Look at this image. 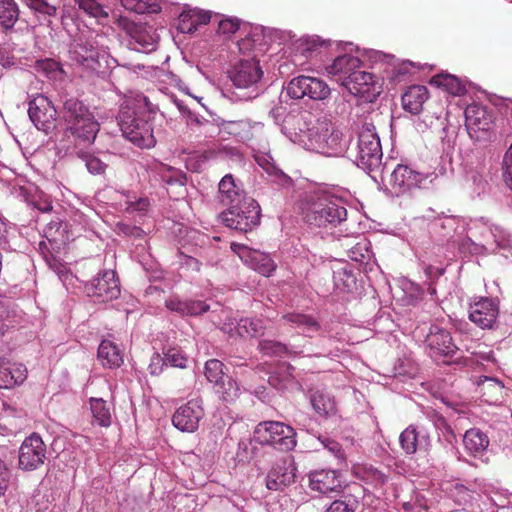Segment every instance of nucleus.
Instances as JSON below:
<instances>
[{
  "label": "nucleus",
  "instance_id": "412c9836",
  "mask_svg": "<svg viewBox=\"0 0 512 512\" xmlns=\"http://www.w3.org/2000/svg\"><path fill=\"white\" fill-rule=\"evenodd\" d=\"M401 448L406 454H414L417 450L427 451L431 446L430 436L422 431H417L413 425L408 426L399 437Z\"/></svg>",
  "mask_w": 512,
  "mask_h": 512
},
{
  "label": "nucleus",
  "instance_id": "a878e982",
  "mask_svg": "<svg viewBox=\"0 0 512 512\" xmlns=\"http://www.w3.org/2000/svg\"><path fill=\"white\" fill-rule=\"evenodd\" d=\"M27 378V368L22 363L2 360V389L21 385Z\"/></svg>",
  "mask_w": 512,
  "mask_h": 512
},
{
  "label": "nucleus",
  "instance_id": "9d476101",
  "mask_svg": "<svg viewBox=\"0 0 512 512\" xmlns=\"http://www.w3.org/2000/svg\"><path fill=\"white\" fill-rule=\"evenodd\" d=\"M47 449L40 435L33 433L19 448L18 466L24 471L38 469L46 459Z\"/></svg>",
  "mask_w": 512,
  "mask_h": 512
},
{
  "label": "nucleus",
  "instance_id": "4468645a",
  "mask_svg": "<svg viewBox=\"0 0 512 512\" xmlns=\"http://www.w3.org/2000/svg\"><path fill=\"white\" fill-rule=\"evenodd\" d=\"M229 78L239 89L255 87L263 76L259 61L254 58L238 61L228 72Z\"/></svg>",
  "mask_w": 512,
  "mask_h": 512
},
{
  "label": "nucleus",
  "instance_id": "72a5a7b5",
  "mask_svg": "<svg viewBox=\"0 0 512 512\" xmlns=\"http://www.w3.org/2000/svg\"><path fill=\"white\" fill-rule=\"evenodd\" d=\"M263 322H224L220 329L224 332L236 330L237 334L242 338H256L263 336Z\"/></svg>",
  "mask_w": 512,
  "mask_h": 512
},
{
  "label": "nucleus",
  "instance_id": "39448f33",
  "mask_svg": "<svg viewBox=\"0 0 512 512\" xmlns=\"http://www.w3.org/2000/svg\"><path fill=\"white\" fill-rule=\"evenodd\" d=\"M261 209L252 198L227 207L219 215L221 222L230 229L241 233H247L259 225Z\"/></svg>",
  "mask_w": 512,
  "mask_h": 512
},
{
  "label": "nucleus",
  "instance_id": "09e8293b",
  "mask_svg": "<svg viewBox=\"0 0 512 512\" xmlns=\"http://www.w3.org/2000/svg\"><path fill=\"white\" fill-rule=\"evenodd\" d=\"M216 392L221 395L224 401H231L238 395V386L231 377L226 376L223 384L216 385Z\"/></svg>",
  "mask_w": 512,
  "mask_h": 512
},
{
  "label": "nucleus",
  "instance_id": "ea45409f",
  "mask_svg": "<svg viewBox=\"0 0 512 512\" xmlns=\"http://www.w3.org/2000/svg\"><path fill=\"white\" fill-rule=\"evenodd\" d=\"M360 507L359 499L352 494H344L333 501L325 512H356Z\"/></svg>",
  "mask_w": 512,
  "mask_h": 512
},
{
  "label": "nucleus",
  "instance_id": "f704fd0d",
  "mask_svg": "<svg viewBox=\"0 0 512 512\" xmlns=\"http://www.w3.org/2000/svg\"><path fill=\"white\" fill-rule=\"evenodd\" d=\"M482 396L487 397L488 402H497L502 398L504 385L496 378L483 376L478 381Z\"/></svg>",
  "mask_w": 512,
  "mask_h": 512
},
{
  "label": "nucleus",
  "instance_id": "9b49d317",
  "mask_svg": "<svg viewBox=\"0 0 512 512\" xmlns=\"http://www.w3.org/2000/svg\"><path fill=\"white\" fill-rule=\"evenodd\" d=\"M287 92L295 99L308 96L313 100H324L329 97L331 90L325 81L316 77L301 75L290 81Z\"/></svg>",
  "mask_w": 512,
  "mask_h": 512
},
{
  "label": "nucleus",
  "instance_id": "680f3d73",
  "mask_svg": "<svg viewBox=\"0 0 512 512\" xmlns=\"http://www.w3.org/2000/svg\"><path fill=\"white\" fill-rule=\"evenodd\" d=\"M163 366H166L163 364V357H161L160 354L153 355L149 365L150 373L152 375H159L163 370Z\"/></svg>",
  "mask_w": 512,
  "mask_h": 512
},
{
  "label": "nucleus",
  "instance_id": "2f4dec72",
  "mask_svg": "<svg viewBox=\"0 0 512 512\" xmlns=\"http://www.w3.org/2000/svg\"><path fill=\"white\" fill-rule=\"evenodd\" d=\"M98 359L104 367L117 368L123 363L118 347L109 340H103L98 347Z\"/></svg>",
  "mask_w": 512,
  "mask_h": 512
},
{
  "label": "nucleus",
  "instance_id": "6e6d98bb",
  "mask_svg": "<svg viewBox=\"0 0 512 512\" xmlns=\"http://www.w3.org/2000/svg\"><path fill=\"white\" fill-rule=\"evenodd\" d=\"M318 440L321 442V444L324 446V448H326L329 452L334 454L337 458L344 457L342 447L337 441L331 439L328 436H323V435H320L318 437Z\"/></svg>",
  "mask_w": 512,
  "mask_h": 512
},
{
  "label": "nucleus",
  "instance_id": "a19ab883",
  "mask_svg": "<svg viewBox=\"0 0 512 512\" xmlns=\"http://www.w3.org/2000/svg\"><path fill=\"white\" fill-rule=\"evenodd\" d=\"M188 358L179 347L163 349V364L184 369L187 367Z\"/></svg>",
  "mask_w": 512,
  "mask_h": 512
},
{
  "label": "nucleus",
  "instance_id": "20e7f679",
  "mask_svg": "<svg viewBox=\"0 0 512 512\" xmlns=\"http://www.w3.org/2000/svg\"><path fill=\"white\" fill-rule=\"evenodd\" d=\"M149 118V115L137 114L127 107H122L118 115V122L123 136L142 149L152 148L156 143Z\"/></svg>",
  "mask_w": 512,
  "mask_h": 512
},
{
  "label": "nucleus",
  "instance_id": "e433bc0d",
  "mask_svg": "<svg viewBox=\"0 0 512 512\" xmlns=\"http://www.w3.org/2000/svg\"><path fill=\"white\" fill-rule=\"evenodd\" d=\"M131 37L134 39L138 47L135 49L143 52L152 51L156 46V39L143 26H134L130 31Z\"/></svg>",
  "mask_w": 512,
  "mask_h": 512
},
{
  "label": "nucleus",
  "instance_id": "dca6fc26",
  "mask_svg": "<svg viewBox=\"0 0 512 512\" xmlns=\"http://www.w3.org/2000/svg\"><path fill=\"white\" fill-rule=\"evenodd\" d=\"M88 296L107 302L120 293L119 280L114 271H105L86 286Z\"/></svg>",
  "mask_w": 512,
  "mask_h": 512
},
{
  "label": "nucleus",
  "instance_id": "1a4fd4ad",
  "mask_svg": "<svg viewBox=\"0 0 512 512\" xmlns=\"http://www.w3.org/2000/svg\"><path fill=\"white\" fill-rule=\"evenodd\" d=\"M19 10L14 0H2V45L6 50H22L27 29H13L18 20Z\"/></svg>",
  "mask_w": 512,
  "mask_h": 512
},
{
  "label": "nucleus",
  "instance_id": "c03bdc74",
  "mask_svg": "<svg viewBox=\"0 0 512 512\" xmlns=\"http://www.w3.org/2000/svg\"><path fill=\"white\" fill-rule=\"evenodd\" d=\"M451 498L461 506H466L473 500L474 492L464 484L456 482L449 488Z\"/></svg>",
  "mask_w": 512,
  "mask_h": 512
},
{
  "label": "nucleus",
  "instance_id": "37998d69",
  "mask_svg": "<svg viewBox=\"0 0 512 512\" xmlns=\"http://www.w3.org/2000/svg\"><path fill=\"white\" fill-rule=\"evenodd\" d=\"M181 22L184 25L187 21L191 23V26L188 27V31L191 32L193 29L195 30L198 25L207 24L210 22L211 13L203 10H190L188 12H184L180 16Z\"/></svg>",
  "mask_w": 512,
  "mask_h": 512
},
{
  "label": "nucleus",
  "instance_id": "473e14b6",
  "mask_svg": "<svg viewBox=\"0 0 512 512\" xmlns=\"http://www.w3.org/2000/svg\"><path fill=\"white\" fill-rule=\"evenodd\" d=\"M430 83L454 96H460L466 92V87L462 81L452 74L439 73L434 75Z\"/></svg>",
  "mask_w": 512,
  "mask_h": 512
},
{
  "label": "nucleus",
  "instance_id": "0e129e2a",
  "mask_svg": "<svg viewBox=\"0 0 512 512\" xmlns=\"http://www.w3.org/2000/svg\"><path fill=\"white\" fill-rule=\"evenodd\" d=\"M258 163H259L260 166L263 167V169L267 173L275 174L277 177L281 178L285 183H289L290 182V178L289 177L284 175L282 172L276 171V168L274 167V165L269 163L268 161L265 160V164H263V163L260 162V160H258Z\"/></svg>",
  "mask_w": 512,
  "mask_h": 512
},
{
  "label": "nucleus",
  "instance_id": "bb28decb",
  "mask_svg": "<svg viewBox=\"0 0 512 512\" xmlns=\"http://www.w3.org/2000/svg\"><path fill=\"white\" fill-rule=\"evenodd\" d=\"M350 79L346 80L344 87L353 95H365L371 91V86H374V76L371 73L356 69L354 73L349 76Z\"/></svg>",
  "mask_w": 512,
  "mask_h": 512
},
{
  "label": "nucleus",
  "instance_id": "7c9ffc66",
  "mask_svg": "<svg viewBox=\"0 0 512 512\" xmlns=\"http://www.w3.org/2000/svg\"><path fill=\"white\" fill-rule=\"evenodd\" d=\"M166 307L179 313L180 316H198L209 309V306L202 301H181L173 298L166 301Z\"/></svg>",
  "mask_w": 512,
  "mask_h": 512
},
{
  "label": "nucleus",
  "instance_id": "f3484780",
  "mask_svg": "<svg viewBox=\"0 0 512 512\" xmlns=\"http://www.w3.org/2000/svg\"><path fill=\"white\" fill-rule=\"evenodd\" d=\"M252 199L232 174H226L218 184V200L226 207Z\"/></svg>",
  "mask_w": 512,
  "mask_h": 512
},
{
  "label": "nucleus",
  "instance_id": "79ce46f5",
  "mask_svg": "<svg viewBox=\"0 0 512 512\" xmlns=\"http://www.w3.org/2000/svg\"><path fill=\"white\" fill-rule=\"evenodd\" d=\"M293 370L294 368L291 365L284 363L279 367L280 373H275L269 376V384L278 390L287 388L289 382L293 378Z\"/></svg>",
  "mask_w": 512,
  "mask_h": 512
},
{
  "label": "nucleus",
  "instance_id": "4be33fe9",
  "mask_svg": "<svg viewBox=\"0 0 512 512\" xmlns=\"http://www.w3.org/2000/svg\"><path fill=\"white\" fill-rule=\"evenodd\" d=\"M69 59L79 66L95 69L98 63V51L88 41L79 39L72 44L69 50Z\"/></svg>",
  "mask_w": 512,
  "mask_h": 512
},
{
  "label": "nucleus",
  "instance_id": "052dcab7",
  "mask_svg": "<svg viewBox=\"0 0 512 512\" xmlns=\"http://www.w3.org/2000/svg\"><path fill=\"white\" fill-rule=\"evenodd\" d=\"M122 6L129 11L143 13L145 5L141 0H121Z\"/></svg>",
  "mask_w": 512,
  "mask_h": 512
},
{
  "label": "nucleus",
  "instance_id": "8fccbe9b",
  "mask_svg": "<svg viewBox=\"0 0 512 512\" xmlns=\"http://www.w3.org/2000/svg\"><path fill=\"white\" fill-rule=\"evenodd\" d=\"M79 8L95 18H108V13L96 0H77Z\"/></svg>",
  "mask_w": 512,
  "mask_h": 512
},
{
  "label": "nucleus",
  "instance_id": "f03ea898",
  "mask_svg": "<svg viewBox=\"0 0 512 512\" xmlns=\"http://www.w3.org/2000/svg\"><path fill=\"white\" fill-rule=\"evenodd\" d=\"M308 146L325 155H337L344 151L347 140L342 130L326 118L318 119L308 130Z\"/></svg>",
  "mask_w": 512,
  "mask_h": 512
},
{
  "label": "nucleus",
  "instance_id": "338daca9",
  "mask_svg": "<svg viewBox=\"0 0 512 512\" xmlns=\"http://www.w3.org/2000/svg\"><path fill=\"white\" fill-rule=\"evenodd\" d=\"M36 207L38 210L42 211V212H49L52 210V204L48 201H45L42 205L40 204H36Z\"/></svg>",
  "mask_w": 512,
  "mask_h": 512
},
{
  "label": "nucleus",
  "instance_id": "13d9d810",
  "mask_svg": "<svg viewBox=\"0 0 512 512\" xmlns=\"http://www.w3.org/2000/svg\"><path fill=\"white\" fill-rule=\"evenodd\" d=\"M252 451L250 450V442L248 440H240L236 452V457L240 462H247L252 458Z\"/></svg>",
  "mask_w": 512,
  "mask_h": 512
},
{
  "label": "nucleus",
  "instance_id": "603ef678",
  "mask_svg": "<svg viewBox=\"0 0 512 512\" xmlns=\"http://www.w3.org/2000/svg\"><path fill=\"white\" fill-rule=\"evenodd\" d=\"M125 205V210L129 213L145 212L150 206V201L147 197H128Z\"/></svg>",
  "mask_w": 512,
  "mask_h": 512
},
{
  "label": "nucleus",
  "instance_id": "2eb2a0df",
  "mask_svg": "<svg viewBox=\"0 0 512 512\" xmlns=\"http://www.w3.org/2000/svg\"><path fill=\"white\" fill-rule=\"evenodd\" d=\"M204 409L201 399H192L180 406L172 416L173 425L182 432H194L198 429Z\"/></svg>",
  "mask_w": 512,
  "mask_h": 512
},
{
  "label": "nucleus",
  "instance_id": "4c0bfd02",
  "mask_svg": "<svg viewBox=\"0 0 512 512\" xmlns=\"http://www.w3.org/2000/svg\"><path fill=\"white\" fill-rule=\"evenodd\" d=\"M90 409L95 421L103 427L111 424V413L106 401L102 398H91Z\"/></svg>",
  "mask_w": 512,
  "mask_h": 512
},
{
  "label": "nucleus",
  "instance_id": "a211bd4d",
  "mask_svg": "<svg viewBox=\"0 0 512 512\" xmlns=\"http://www.w3.org/2000/svg\"><path fill=\"white\" fill-rule=\"evenodd\" d=\"M469 320H496L500 314L498 298L475 296L469 305Z\"/></svg>",
  "mask_w": 512,
  "mask_h": 512
},
{
  "label": "nucleus",
  "instance_id": "423d86ee",
  "mask_svg": "<svg viewBox=\"0 0 512 512\" xmlns=\"http://www.w3.org/2000/svg\"><path fill=\"white\" fill-rule=\"evenodd\" d=\"M254 439L261 445H271L281 451H291L297 444L295 430L278 421L259 423L254 431Z\"/></svg>",
  "mask_w": 512,
  "mask_h": 512
},
{
  "label": "nucleus",
  "instance_id": "c9c22d12",
  "mask_svg": "<svg viewBox=\"0 0 512 512\" xmlns=\"http://www.w3.org/2000/svg\"><path fill=\"white\" fill-rule=\"evenodd\" d=\"M34 69L52 80L62 81L66 75L62 65L54 59L46 58L35 62Z\"/></svg>",
  "mask_w": 512,
  "mask_h": 512
},
{
  "label": "nucleus",
  "instance_id": "c756f323",
  "mask_svg": "<svg viewBox=\"0 0 512 512\" xmlns=\"http://www.w3.org/2000/svg\"><path fill=\"white\" fill-rule=\"evenodd\" d=\"M427 419L433 424L438 433V440L445 441L448 445L453 446L456 442V435L447 420L436 410L429 409L425 412Z\"/></svg>",
  "mask_w": 512,
  "mask_h": 512
},
{
  "label": "nucleus",
  "instance_id": "c85d7f7f",
  "mask_svg": "<svg viewBox=\"0 0 512 512\" xmlns=\"http://www.w3.org/2000/svg\"><path fill=\"white\" fill-rule=\"evenodd\" d=\"M309 399L314 411L319 416L328 417L336 413L335 399L325 391H311Z\"/></svg>",
  "mask_w": 512,
  "mask_h": 512
},
{
  "label": "nucleus",
  "instance_id": "aec40b11",
  "mask_svg": "<svg viewBox=\"0 0 512 512\" xmlns=\"http://www.w3.org/2000/svg\"><path fill=\"white\" fill-rule=\"evenodd\" d=\"M423 176L406 165L398 164L391 174V186L397 193H405L420 186Z\"/></svg>",
  "mask_w": 512,
  "mask_h": 512
},
{
  "label": "nucleus",
  "instance_id": "6e6552de",
  "mask_svg": "<svg viewBox=\"0 0 512 512\" xmlns=\"http://www.w3.org/2000/svg\"><path fill=\"white\" fill-rule=\"evenodd\" d=\"M358 164L366 169L379 165L382 158L380 139L372 124H366L359 132L357 143Z\"/></svg>",
  "mask_w": 512,
  "mask_h": 512
},
{
  "label": "nucleus",
  "instance_id": "e2e57ef3",
  "mask_svg": "<svg viewBox=\"0 0 512 512\" xmlns=\"http://www.w3.org/2000/svg\"><path fill=\"white\" fill-rule=\"evenodd\" d=\"M298 332L303 333L306 336H312L314 332L319 330V322H297Z\"/></svg>",
  "mask_w": 512,
  "mask_h": 512
},
{
  "label": "nucleus",
  "instance_id": "69168bd1",
  "mask_svg": "<svg viewBox=\"0 0 512 512\" xmlns=\"http://www.w3.org/2000/svg\"><path fill=\"white\" fill-rule=\"evenodd\" d=\"M423 298V291L419 287L413 288V293L410 294L409 304L414 305Z\"/></svg>",
  "mask_w": 512,
  "mask_h": 512
},
{
  "label": "nucleus",
  "instance_id": "de8ad7c7",
  "mask_svg": "<svg viewBox=\"0 0 512 512\" xmlns=\"http://www.w3.org/2000/svg\"><path fill=\"white\" fill-rule=\"evenodd\" d=\"M258 348L266 356H281L288 352L285 344L273 340L260 341Z\"/></svg>",
  "mask_w": 512,
  "mask_h": 512
},
{
  "label": "nucleus",
  "instance_id": "7ed1b4c3",
  "mask_svg": "<svg viewBox=\"0 0 512 512\" xmlns=\"http://www.w3.org/2000/svg\"><path fill=\"white\" fill-rule=\"evenodd\" d=\"M306 223L315 227L336 226L347 218V210L327 196L310 197L302 208Z\"/></svg>",
  "mask_w": 512,
  "mask_h": 512
},
{
  "label": "nucleus",
  "instance_id": "49530a36",
  "mask_svg": "<svg viewBox=\"0 0 512 512\" xmlns=\"http://www.w3.org/2000/svg\"><path fill=\"white\" fill-rule=\"evenodd\" d=\"M76 154L85 162V165L91 174L101 175L105 172L107 165L98 157L83 150L77 151Z\"/></svg>",
  "mask_w": 512,
  "mask_h": 512
},
{
  "label": "nucleus",
  "instance_id": "4d7b16f0",
  "mask_svg": "<svg viewBox=\"0 0 512 512\" xmlns=\"http://www.w3.org/2000/svg\"><path fill=\"white\" fill-rule=\"evenodd\" d=\"M29 7L32 9L44 13L47 15H54L56 13V7L50 5L46 0H27Z\"/></svg>",
  "mask_w": 512,
  "mask_h": 512
},
{
  "label": "nucleus",
  "instance_id": "f8f14e48",
  "mask_svg": "<svg viewBox=\"0 0 512 512\" xmlns=\"http://www.w3.org/2000/svg\"><path fill=\"white\" fill-rule=\"evenodd\" d=\"M296 465L292 456L277 460L265 477V486L270 491H283L295 482Z\"/></svg>",
  "mask_w": 512,
  "mask_h": 512
},
{
  "label": "nucleus",
  "instance_id": "f257e3e1",
  "mask_svg": "<svg viewBox=\"0 0 512 512\" xmlns=\"http://www.w3.org/2000/svg\"><path fill=\"white\" fill-rule=\"evenodd\" d=\"M63 118L66 134L74 138L76 146H91L99 132L100 125L89 109L78 99L70 98L64 102Z\"/></svg>",
  "mask_w": 512,
  "mask_h": 512
},
{
  "label": "nucleus",
  "instance_id": "5701e85b",
  "mask_svg": "<svg viewBox=\"0 0 512 512\" xmlns=\"http://www.w3.org/2000/svg\"><path fill=\"white\" fill-rule=\"evenodd\" d=\"M361 61L349 54L338 56L334 59L331 65L326 68L329 75L336 77L337 81H340L342 85L346 80L350 79L352 73L360 68Z\"/></svg>",
  "mask_w": 512,
  "mask_h": 512
},
{
  "label": "nucleus",
  "instance_id": "ddd939ff",
  "mask_svg": "<svg viewBox=\"0 0 512 512\" xmlns=\"http://www.w3.org/2000/svg\"><path fill=\"white\" fill-rule=\"evenodd\" d=\"M28 114L35 127L45 134L55 128L57 111L46 96L38 94L34 97L29 102Z\"/></svg>",
  "mask_w": 512,
  "mask_h": 512
},
{
  "label": "nucleus",
  "instance_id": "864d4df0",
  "mask_svg": "<svg viewBox=\"0 0 512 512\" xmlns=\"http://www.w3.org/2000/svg\"><path fill=\"white\" fill-rule=\"evenodd\" d=\"M502 168L504 182L512 190V144L503 157Z\"/></svg>",
  "mask_w": 512,
  "mask_h": 512
},
{
  "label": "nucleus",
  "instance_id": "3c124183",
  "mask_svg": "<svg viewBox=\"0 0 512 512\" xmlns=\"http://www.w3.org/2000/svg\"><path fill=\"white\" fill-rule=\"evenodd\" d=\"M363 478L375 487H380L386 483L388 477L377 468L369 466L364 468Z\"/></svg>",
  "mask_w": 512,
  "mask_h": 512
},
{
  "label": "nucleus",
  "instance_id": "58836bf2",
  "mask_svg": "<svg viewBox=\"0 0 512 512\" xmlns=\"http://www.w3.org/2000/svg\"><path fill=\"white\" fill-rule=\"evenodd\" d=\"M252 268L263 276H270L276 269L273 259L264 253L254 251L251 256Z\"/></svg>",
  "mask_w": 512,
  "mask_h": 512
},
{
  "label": "nucleus",
  "instance_id": "bf43d9fd",
  "mask_svg": "<svg viewBox=\"0 0 512 512\" xmlns=\"http://www.w3.org/2000/svg\"><path fill=\"white\" fill-rule=\"evenodd\" d=\"M461 253L479 254L483 250V246L474 243L470 238L463 239L459 245Z\"/></svg>",
  "mask_w": 512,
  "mask_h": 512
},
{
  "label": "nucleus",
  "instance_id": "6ab92c4d",
  "mask_svg": "<svg viewBox=\"0 0 512 512\" xmlns=\"http://www.w3.org/2000/svg\"><path fill=\"white\" fill-rule=\"evenodd\" d=\"M464 114L468 131H489L493 126V114L483 105L470 104L466 107Z\"/></svg>",
  "mask_w": 512,
  "mask_h": 512
},
{
  "label": "nucleus",
  "instance_id": "5fc2aeb1",
  "mask_svg": "<svg viewBox=\"0 0 512 512\" xmlns=\"http://www.w3.org/2000/svg\"><path fill=\"white\" fill-rule=\"evenodd\" d=\"M241 21L238 18H227L219 22L218 33L223 35H231L236 33L240 28Z\"/></svg>",
  "mask_w": 512,
  "mask_h": 512
},
{
  "label": "nucleus",
  "instance_id": "0eeeda50",
  "mask_svg": "<svg viewBox=\"0 0 512 512\" xmlns=\"http://www.w3.org/2000/svg\"><path fill=\"white\" fill-rule=\"evenodd\" d=\"M416 332L425 337L430 356L435 360L442 357H451L456 352L450 332L437 322H421Z\"/></svg>",
  "mask_w": 512,
  "mask_h": 512
},
{
  "label": "nucleus",
  "instance_id": "a18cd8bd",
  "mask_svg": "<svg viewBox=\"0 0 512 512\" xmlns=\"http://www.w3.org/2000/svg\"><path fill=\"white\" fill-rule=\"evenodd\" d=\"M223 366V363L218 359H210L205 363V376L215 386L223 384V380H225Z\"/></svg>",
  "mask_w": 512,
  "mask_h": 512
},
{
  "label": "nucleus",
  "instance_id": "b1692460",
  "mask_svg": "<svg viewBox=\"0 0 512 512\" xmlns=\"http://www.w3.org/2000/svg\"><path fill=\"white\" fill-rule=\"evenodd\" d=\"M309 486L314 491L326 494L335 491L341 484L336 471L322 469L310 473Z\"/></svg>",
  "mask_w": 512,
  "mask_h": 512
},
{
  "label": "nucleus",
  "instance_id": "393cba45",
  "mask_svg": "<svg viewBox=\"0 0 512 512\" xmlns=\"http://www.w3.org/2000/svg\"><path fill=\"white\" fill-rule=\"evenodd\" d=\"M429 97L428 89L423 85L410 86L402 95V105L406 111L417 115Z\"/></svg>",
  "mask_w": 512,
  "mask_h": 512
},
{
  "label": "nucleus",
  "instance_id": "774afa93",
  "mask_svg": "<svg viewBox=\"0 0 512 512\" xmlns=\"http://www.w3.org/2000/svg\"><path fill=\"white\" fill-rule=\"evenodd\" d=\"M21 312H22L21 310H19V311L14 310V309H13L12 311H9V310H8V311L6 312V314H5V317H6V318H10V317H13V318H21V317H22V315L20 314Z\"/></svg>",
  "mask_w": 512,
  "mask_h": 512
},
{
  "label": "nucleus",
  "instance_id": "cd10ccee",
  "mask_svg": "<svg viewBox=\"0 0 512 512\" xmlns=\"http://www.w3.org/2000/svg\"><path fill=\"white\" fill-rule=\"evenodd\" d=\"M463 444L468 453L473 456L482 455L489 446L488 436L478 428L467 430L463 436Z\"/></svg>",
  "mask_w": 512,
  "mask_h": 512
}]
</instances>
